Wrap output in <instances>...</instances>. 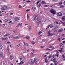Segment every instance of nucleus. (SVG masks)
Segmentation results:
<instances>
[{
  "mask_svg": "<svg viewBox=\"0 0 65 65\" xmlns=\"http://www.w3.org/2000/svg\"><path fill=\"white\" fill-rule=\"evenodd\" d=\"M37 24L38 25H39V24H41V19H40V18H39L37 20Z\"/></svg>",
  "mask_w": 65,
  "mask_h": 65,
  "instance_id": "obj_1",
  "label": "nucleus"
},
{
  "mask_svg": "<svg viewBox=\"0 0 65 65\" xmlns=\"http://www.w3.org/2000/svg\"><path fill=\"white\" fill-rule=\"evenodd\" d=\"M7 8V6L5 5L3 6L1 8V10H5Z\"/></svg>",
  "mask_w": 65,
  "mask_h": 65,
  "instance_id": "obj_2",
  "label": "nucleus"
},
{
  "mask_svg": "<svg viewBox=\"0 0 65 65\" xmlns=\"http://www.w3.org/2000/svg\"><path fill=\"white\" fill-rule=\"evenodd\" d=\"M50 12L53 14H56V11L54 10L53 9H51L50 10Z\"/></svg>",
  "mask_w": 65,
  "mask_h": 65,
  "instance_id": "obj_3",
  "label": "nucleus"
},
{
  "mask_svg": "<svg viewBox=\"0 0 65 65\" xmlns=\"http://www.w3.org/2000/svg\"><path fill=\"white\" fill-rule=\"evenodd\" d=\"M20 18L19 17H16L15 18V20L16 21H19V20H20Z\"/></svg>",
  "mask_w": 65,
  "mask_h": 65,
  "instance_id": "obj_4",
  "label": "nucleus"
},
{
  "mask_svg": "<svg viewBox=\"0 0 65 65\" xmlns=\"http://www.w3.org/2000/svg\"><path fill=\"white\" fill-rule=\"evenodd\" d=\"M58 16L59 17H61L62 15V13L61 12H59L57 13Z\"/></svg>",
  "mask_w": 65,
  "mask_h": 65,
  "instance_id": "obj_5",
  "label": "nucleus"
},
{
  "mask_svg": "<svg viewBox=\"0 0 65 65\" xmlns=\"http://www.w3.org/2000/svg\"><path fill=\"white\" fill-rule=\"evenodd\" d=\"M24 61H21L20 62V63H18V64L19 65H22V64H23V63H24Z\"/></svg>",
  "mask_w": 65,
  "mask_h": 65,
  "instance_id": "obj_6",
  "label": "nucleus"
},
{
  "mask_svg": "<svg viewBox=\"0 0 65 65\" xmlns=\"http://www.w3.org/2000/svg\"><path fill=\"white\" fill-rule=\"evenodd\" d=\"M24 45L25 46H29V45L27 43H24Z\"/></svg>",
  "mask_w": 65,
  "mask_h": 65,
  "instance_id": "obj_7",
  "label": "nucleus"
},
{
  "mask_svg": "<svg viewBox=\"0 0 65 65\" xmlns=\"http://www.w3.org/2000/svg\"><path fill=\"white\" fill-rule=\"evenodd\" d=\"M19 39V36L13 37V39Z\"/></svg>",
  "mask_w": 65,
  "mask_h": 65,
  "instance_id": "obj_8",
  "label": "nucleus"
},
{
  "mask_svg": "<svg viewBox=\"0 0 65 65\" xmlns=\"http://www.w3.org/2000/svg\"><path fill=\"white\" fill-rule=\"evenodd\" d=\"M32 61H33V59H30L29 60L28 62L30 64H31V63H32Z\"/></svg>",
  "mask_w": 65,
  "mask_h": 65,
  "instance_id": "obj_9",
  "label": "nucleus"
},
{
  "mask_svg": "<svg viewBox=\"0 0 65 65\" xmlns=\"http://www.w3.org/2000/svg\"><path fill=\"white\" fill-rule=\"evenodd\" d=\"M38 19V17L37 16H35L34 17V20L35 21H36Z\"/></svg>",
  "mask_w": 65,
  "mask_h": 65,
  "instance_id": "obj_10",
  "label": "nucleus"
},
{
  "mask_svg": "<svg viewBox=\"0 0 65 65\" xmlns=\"http://www.w3.org/2000/svg\"><path fill=\"white\" fill-rule=\"evenodd\" d=\"M58 29V26H56L54 28V29L55 30V31H57V29Z\"/></svg>",
  "mask_w": 65,
  "mask_h": 65,
  "instance_id": "obj_11",
  "label": "nucleus"
},
{
  "mask_svg": "<svg viewBox=\"0 0 65 65\" xmlns=\"http://www.w3.org/2000/svg\"><path fill=\"white\" fill-rule=\"evenodd\" d=\"M10 59L11 61V60L13 59V57L12 56V55H10Z\"/></svg>",
  "mask_w": 65,
  "mask_h": 65,
  "instance_id": "obj_12",
  "label": "nucleus"
},
{
  "mask_svg": "<svg viewBox=\"0 0 65 65\" xmlns=\"http://www.w3.org/2000/svg\"><path fill=\"white\" fill-rule=\"evenodd\" d=\"M63 29H60L58 31V32L59 33L60 32H61L62 31H63Z\"/></svg>",
  "mask_w": 65,
  "mask_h": 65,
  "instance_id": "obj_13",
  "label": "nucleus"
},
{
  "mask_svg": "<svg viewBox=\"0 0 65 65\" xmlns=\"http://www.w3.org/2000/svg\"><path fill=\"white\" fill-rule=\"evenodd\" d=\"M43 30H42L39 33H38V34L39 35H40V34L41 33H43Z\"/></svg>",
  "mask_w": 65,
  "mask_h": 65,
  "instance_id": "obj_14",
  "label": "nucleus"
},
{
  "mask_svg": "<svg viewBox=\"0 0 65 65\" xmlns=\"http://www.w3.org/2000/svg\"><path fill=\"white\" fill-rule=\"evenodd\" d=\"M10 35V34H9L8 33H7L4 36V37H5V36H8V35Z\"/></svg>",
  "mask_w": 65,
  "mask_h": 65,
  "instance_id": "obj_15",
  "label": "nucleus"
},
{
  "mask_svg": "<svg viewBox=\"0 0 65 65\" xmlns=\"http://www.w3.org/2000/svg\"><path fill=\"white\" fill-rule=\"evenodd\" d=\"M10 35V34H9L8 33H7L4 36V37H5V36H8V35Z\"/></svg>",
  "mask_w": 65,
  "mask_h": 65,
  "instance_id": "obj_16",
  "label": "nucleus"
},
{
  "mask_svg": "<svg viewBox=\"0 0 65 65\" xmlns=\"http://www.w3.org/2000/svg\"><path fill=\"white\" fill-rule=\"evenodd\" d=\"M45 62L46 63H47V62H48V60H47V58H45Z\"/></svg>",
  "mask_w": 65,
  "mask_h": 65,
  "instance_id": "obj_17",
  "label": "nucleus"
},
{
  "mask_svg": "<svg viewBox=\"0 0 65 65\" xmlns=\"http://www.w3.org/2000/svg\"><path fill=\"white\" fill-rule=\"evenodd\" d=\"M16 46L18 48L19 47L21 46V45L20 44H19L17 45Z\"/></svg>",
  "mask_w": 65,
  "mask_h": 65,
  "instance_id": "obj_18",
  "label": "nucleus"
},
{
  "mask_svg": "<svg viewBox=\"0 0 65 65\" xmlns=\"http://www.w3.org/2000/svg\"><path fill=\"white\" fill-rule=\"evenodd\" d=\"M5 21L6 22H8V21H9V19H6L5 20Z\"/></svg>",
  "mask_w": 65,
  "mask_h": 65,
  "instance_id": "obj_19",
  "label": "nucleus"
},
{
  "mask_svg": "<svg viewBox=\"0 0 65 65\" xmlns=\"http://www.w3.org/2000/svg\"><path fill=\"white\" fill-rule=\"evenodd\" d=\"M8 39V38H2V40H6V39Z\"/></svg>",
  "mask_w": 65,
  "mask_h": 65,
  "instance_id": "obj_20",
  "label": "nucleus"
},
{
  "mask_svg": "<svg viewBox=\"0 0 65 65\" xmlns=\"http://www.w3.org/2000/svg\"><path fill=\"white\" fill-rule=\"evenodd\" d=\"M58 0H52L53 2H57Z\"/></svg>",
  "mask_w": 65,
  "mask_h": 65,
  "instance_id": "obj_21",
  "label": "nucleus"
},
{
  "mask_svg": "<svg viewBox=\"0 0 65 65\" xmlns=\"http://www.w3.org/2000/svg\"><path fill=\"white\" fill-rule=\"evenodd\" d=\"M62 19L63 21H65V16H63L62 18Z\"/></svg>",
  "mask_w": 65,
  "mask_h": 65,
  "instance_id": "obj_22",
  "label": "nucleus"
},
{
  "mask_svg": "<svg viewBox=\"0 0 65 65\" xmlns=\"http://www.w3.org/2000/svg\"><path fill=\"white\" fill-rule=\"evenodd\" d=\"M1 57L2 58V59H4V56L2 54H0Z\"/></svg>",
  "mask_w": 65,
  "mask_h": 65,
  "instance_id": "obj_23",
  "label": "nucleus"
},
{
  "mask_svg": "<svg viewBox=\"0 0 65 65\" xmlns=\"http://www.w3.org/2000/svg\"><path fill=\"white\" fill-rule=\"evenodd\" d=\"M25 38H26V39H29V38H30V37L29 36H27L26 37H25Z\"/></svg>",
  "mask_w": 65,
  "mask_h": 65,
  "instance_id": "obj_24",
  "label": "nucleus"
},
{
  "mask_svg": "<svg viewBox=\"0 0 65 65\" xmlns=\"http://www.w3.org/2000/svg\"><path fill=\"white\" fill-rule=\"evenodd\" d=\"M55 62V63H54V65H57V64H58V62H57V61H55V62Z\"/></svg>",
  "mask_w": 65,
  "mask_h": 65,
  "instance_id": "obj_25",
  "label": "nucleus"
},
{
  "mask_svg": "<svg viewBox=\"0 0 65 65\" xmlns=\"http://www.w3.org/2000/svg\"><path fill=\"white\" fill-rule=\"evenodd\" d=\"M42 4H45V2H44V1H42L41 2Z\"/></svg>",
  "mask_w": 65,
  "mask_h": 65,
  "instance_id": "obj_26",
  "label": "nucleus"
},
{
  "mask_svg": "<svg viewBox=\"0 0 65 65\" xmlns=\"http://www.w3.org/2000/svg\"><path fill=\"white\" fill-rule=\"evenodd\" d=\"M2 45L0 44V49H2Z\"/></svg>",
  "mask_w": 65,
  "mask_h": 65,
  "instance_id": "obj_27",
  "label": "nucleus"
},
{
  "mask_svg": "<svg viewBox=\"0 0 65 65\" xmlns=\"http://www.w3.org/2000/svg\"><path fill=\"white\" fill-rule=\"evenodd\" d=\"M53 61L54 62H55V61H56V58H55L53 59Z\"/></svg>",
  "mask_w": 65,
  "mask_h": 65,
  "instance_id": "obj_28",
  "label": "nucleus"
},
{
  "mask_svg": "<svg viewBox=\"0 0 65 65\" xmlns=\"http://www.w3.org/2000/svg\"><path fill=\"white\" fill-rule=\"evenodd\" d=\"M34 62H35L34 61H33L31 63V65H33V64H34Z\"/></svg>",
  "mask_w": 65,
  "mask_h": 65,
  "instance_id": "obj_29",
  "label": "nucleus"
},
{
  "mask_svg": "<svg viewBox=\"0 0 65 65\" xmlns=\"http://www.w3.org/2000/svg\"><path fill=\"white\" fill-rule=\"evenodd\" d=\"M20 60H22L23 59V57H20Z\"/></svg>",
  "mask_w": 65,
  "mask_h": 65,
  "instance_id": "obj_30",
  "label": "nucleus"
},
{
  "mask_svg": "<svg viewBox=\"0 0 65 65\" xmlns=\"http://www.w3.org/2000/svg\"><path fill=\"white\" fill-rule=\"evenodd\" d=\"M59 45L60 46V47H61V46H62L63 45V44H62V43H61Z\"/></svg>",
  "mask_w": 65,
  "mask_h": 65,
  "instance_id": "obj_31",
  "label": "nucleus"
},
{
  "mask_svg": "<svg viewBox=\"0 0 65 65\" xmlns=\"http://www.w3.org/2000/svg\"><path fill=\"white\" fill-rule=\"evenodd\" d=\"M46 50L47 51H50L51 50V49H48V48H47L46 49Z\"/></svg>",
  "mask_w": 65,
  "mask_h": 65,
  "instance_id": "obj_32",
  "label": "nucleus"
},
{
  "mask_svg": "<svg viewBox=\"0 0 65 65\" xmlns=\"http://www.w3.org/2000/svg\"><path fill=\"white\" fill-rule=\"evenodd\" d=\"M36 60H37V59L36 58V57L35 58H34V61L35 62V61H36Z\"/></svg>",
  "mask_w": 65,
  "mask_h": 65,
  "instance_id": "obj_33",
  "label": "nucleus"
},
{
  "mask_svg": "<svg viewBox=\"0 0 65 65\" xmlns=\"http://www.w3.org/2000/svg\"><path fill=\"white\" fill-rule=\"evenodd\" d=\"M31 26H29L28 27V29L29 30H31Z\"/></svg>",
  "mask_w": 65,
  "mask_h": 65,
  "instance_id": "obj_34",
  "label": "nucleus"
},
{
  "mask_svg": "<svg viewBox=\"0 0 65 65\" xmlns=\"http://www.w3.org/2000/svg\"><path fill=\"white\" fill-rule=\"evenodd\" d=\"M35 42L34 41H32L31 42V43L33 44H35Z\"/></svg>",
  "mask_w": 65,
  "mask_h": 65,
  "instance_id": "obj_35",
  "label": "nucleus"
},
{
  "mask_svg": "<svg viewBox=\"0 0 65 65\" xmlns=\"http://www.w3.org/2000/svg\"><path fill=\"white\" fill-rule=\"evenodd\" d=\"M41 4H39L38 5V6L39 7H40V6H41Z\"/></svg>",
  "mask_w": 65,
  "mask_h": 65,
  "instance_id": "obj_36",
  "label": "nucleus"
},
{
  "mask_svg": "<svg viewBox=\"0 0 65 65\" xmlns=\"http://www.w3.org/2000/svg\"><path fill=\"white\" fill-rule=\"evenodd\" d=\"M30 10V9H28L26 10V11L28 12V11H29Z\"/></svg>",
  "mask_w": 65,
  "mask_h": 65,
  "instance_id": "obj_37",
  "label": "nucleus"
},
{
  "mask_svg": "<svg viewBox=\"0 0 65 65\" xmlns=\"http://www.w3.org/2000/svg\"><path fill=\"white\" fill-rule=\"evenodd\" d=\"M38 61H36L35 62V64H36H36H37L38 63Z\"/></svg>",
  "mask_w": 65,
  "mask_h": 65,
  "instance_id": "obj_38",
  "label": "nucleus"
},
{
  "mask_svg": "<svg viewBox=\"0 0 65 65\" xmlns=\"http://www.w3.org/2000/svg\"><path fill=\"white\" fill-rule=\"evenodd\" d=\"M55 23H56L57 24H59V23L57 21L55 22Z\"/></svg>",
  "mask_w": 65,
  "mask_h": 65,
  "instance_id": "obj_39",
  "label": "nucleus"
},
{
  "mask_svg": "<svg viewBox=\"0 0 65 65\" xmlns=\"http://www.w3.org/2000/svg\"><path fill=\"white\" fill-rule=\"evenodd\" d=\"M60 8H63L64 7V6H60Z\"/></svg>",
  "mask_w": 65,
  "mask_h": 65,
  "instance_id": "obj_40",
  "label": "nucleus"
},
{
  "mask_svg": "<svg viewBox=\"0 0 65 65\" xmlns=\"http://www.w3.org/2000/svg\"><path fill=\"white\" fill-rule=\"evenodd\" d=\"M49 58H48V59H50V58H51L52 57V56L50 55L48 56Z\"/></svg>",
  "mask_w": 65,
  "mask_h": 65,
  "instance_id": "obj_41",
  "label": "nucleus"
},
{
  "mask_svg": "<svg viewBox=\"0 0 65 65\" xmlns=\"http://www.w3.org/2000/svg\"><path fill=\"white\" fill-rule=\"evenodd\" d=\"M31 2V1H26V2H27V3H29V2Z\"/></svg>",
  "mask_w": 65,
  "mask_h": 65,
  "instance_id": "obj_42",
  "label": "nucleus"
},
{
  "mask_svg": "<svg viewBox=\"0 0 65 65\" xmlns=\"http://www.w3.org/2000/svg\"><path fill=\"white\" fill-rule=\"evenodd\" d=\"M43 56V57H44V58H45V57H47V55H45L44 56Z\"/></svg>",
  "mask_w": 65,
  "mask_h": 65,
  "instance_id": "obj_43",
  "label": "nucleus"
},
{
  "mask_svg": "<svg viewBox=\"0 0 65 65\" xmlns=\"http://www.w3.org/2000/svg\"><path fill=\"white\" fill-rule=\"evenodd\" d=\"M40 2L39 1H38V2H37V4H38V3H39Z\"/></svg>",
  "mask_w": 65,
  "mask_h": 65,
  "instance_id": "obj_44",
  "label": "nucleus"
},
{
  "mask_svg": "<svg viewBox=\"0 0 65 65\" xmlns=\"http://www.w3.org/2000/svg\"><path fill=\"white\" fill-rule=\"evenodd\" d=\"M58 40H59V41H61V40H60V38H59L58 39Z\"/></svg>",
  "mask_w": 65,
  "mask_h": 65,
  "instance_id": "obj_45",
  "label": "nucleus"
},
{
  "mask_svg": "<svg viewBox=\"0 0 65 65\" xmlns=\"http://www.w3.org/2000/svg\"><path fill=\"white\" fill-rule=\"evenodd\" d=\"M27 18L28 20V19H29V15H28V14L27 15Z\"/></svg>",
  "mask_w": 65,
  "mask_h": 65,
  "instance_id": "obj_46",
  "label": "nucleus"
},
{
  "mask_svg": "<svg viewBox=\"0 0 65 65\" xmlns=\"http://www.w3.org/2000/svg\"><path fill=\"white\" fill-rule=\"evenodd\" d=\"M50 33H51V30H49L48 31V34H50Z\"/></svg>",
  "mask_w": 65,
  "mask_h": 65,
  "instance_id": "obj_47",
  "label": "nucleus"
},
{
  "mask_svg": "<svg viewBox=\"0 0 65 65\" xmlns=\"http://www.w3.org/2000/svg\"><path fill=\"white\" fill-rule=\"evenodd\" d=\"M62 56L63 58H65V57L64 56V54L62 55Z\"/></svg>",
  "mask_w": 65,
  "mask_h": 65,
  "instance_id": "obj_48",
  "label": "nucleus"
},
{
  "mask_svg": "<svg viewBox=\"0 0 65 65\" xmlns=\"http://www.w3.org/2000/svg\"><path fill=\"white\" fill-rule=\"evenodd\" d=\"M62 4V2H60L59 3V5H61Z\"/></svg>",
  "mask_w": 65,
  "mask_h": 65,
  "instance_id": "obj_49",
  "label": "nucleus"
},
{
  "mask_svg": "<svg viewBox=\"0 0 65 65\" xmlns=\"http://www.w3.org/2000/svg\"><path fill=\"white\" fill-rule=\"evenodd\" d=\"M48 6H49L48 5H45V7H47Z\"/></svg>",
  "mask_w": 65,
  "mask_h": 65,
  "instance_id": "obj_50",
  "label": "nucleus"
},
{
  "mask_svg": "<svg viewBox=\"0 0 65 65\" xmlns=\"http://www.w3.org/2000/svg\"><path fill=\"white\" fill-rule=\"evenodd\" d=\"M49 34V35H48L47 36H50V35H51V34Z\"/></svg>",
  "mask_w": 65,
  "mask_h": 65,
  "instance_id": "obj_51",
  "label": "nucleus"
},
{
  "mask_svg": "<svg viewBox=\"0 0 65 65\" xmlns=\"http://www.w3.org/2000/svg\"><path fill=\"white\" fill-rule=\"evenodd\" d=\"M34 54L33 53H31V56H34Z\"/></svg>",
  "mask_w": 65,
  "mask_h": 65,
  "instance_id": "obj_52",
  "label": "nucleus"
},
{
  "mask_svg": "<svg viewBox=\"0 0 65 65\" xmlns=\"http://www.w3.org/2000/svg\"><path fill=\"white\" fill-rule=\"evenodd\" d=\"M51 26V25H50L48 27V28H46V30L47 29H48V28H49L50 27V26Z\"/></svg>",
  "mask_w": 65,
  "mask_h": 65,
  "instance_id": "obj_53",
  "label": "nucleus"
},
{
  "mask_svg": "<svg viewBox=\"0 0 65 65\" xmlns=\"http://www.w3.org/2000/svg\"><path fill=\"white\" fill-rule=\"evenodd\" d=\"M36 10V7H35L34 8V11H35V10Z\"/></svg>",
  "mask_w": 65,
  "mask_h": 65,
  "instance_id": "obj_54",
  "label": "nucleus"
},
{
  "mask_svg": "<svg viewBox=\"0 0 65 65\" xmlns=\"http://www.w3.org/2000/svg\"><path fill=\"white\" fill-rule=\"evenodd\" d=\"M31 51L32 52H34V51H35L34 50H31Z\"/></svg>",
  "mask_w": 65,
  "mask_h": 65,
  "instance_id": "obj_55",
  "label": "nucleus"
},
{
  "mask_svg": "<svg viewBox=\"0 0 65 65\" xmlns=\"http://www.w3.org/2000/svg\"><path fill=\"white\" fill-rule=\"evenodd\" d=\"M0 22L1 23H2V20H0Z\"/></svg>",
  "mask_w": 65,
  "mask_h": 65,
  "instance_id": "obj_56",
  "label": "nucleus"
},
{
  "mask_svg": "<svg viewBox=\"0 0 65 65\" xmlns=\"http://www.w3.org/2000/svg\"><path fill=\"white\" fill-rule=\"evenodd\" d=\"M19 8H21V7H22V6H21V5H20L19 6Z\"/></svg>",
  "mask_w": 65,
  "mask_h": 65,
  "instance_id": "obj_57",
  "label": "nucleus"
},
{
  "mask_svg": "<svg viewBox=\"0 0 65 65\" xmlns=\"http://www.w3.org/2000/svg\"><path fill=\"white\" fill-rule=\"evenodd\" d=\"M12 22V21H10V22H9V23H10Z\"/></svg>",
  "mask_w": 65,
  "mask_h": 65,
  "instance_id": "obj_58",
  "label": "nucleus"
},
{
  "mask_svg": "<svg viewBox=\"0 0 65 65\" xmlns=\"http://www.w3.org/2000/svg\"><path fill=\"white\" fill-rule=\"evenodd\" d=\"M10 14V15H13V13H11Z\"/></svg>",
  "mask_w": 65,
  "mask_h": 65,
  "instance_id": "obj_59",
  "label": "nucleus"
},
{
  "mask_svg": "<svg viewBox=\"0 0 65 65\" xmlns=\"http://www.w3.org/2000/svg\"><path fill=\"white\" fill-rule=\"evenodd\" d=\"M63 4L65 5V1H64L63 2Z\"/></svg>",
  "mask_w": 65,
  "mask_h": 65,
  "instance_id": "obj_60",
  "label": "nucleus"
},
{
  "mask_svg": "<svg viewBox=\"0 0 65 65\" xmlns=\"http://www.w3.org/2000/svg\"><path fill=\"white\" fill-rule=\"evenodd\" d=\"M58 53H59V52H58V51H57L56 52V54H58Z\"/></svg>",
  "mask_w": 65,
  "mask_h": 65,
  "instance_id": "obj_61",
  "label": "nucleus"
},
{
  "mask_svg": "<svg viewBox=\"0 0 65 65\" xmlns=\"http://www.w3.org/2000/svg\"><path fill=\"white\" fill-rule=\"evenodd\" d=\"M58 51H59V52H62V51L61 50H59Z\"/></svg>",
  "mask_w": 65,
  "mask_h": 65,
  "instance_id": "obj_62",
  "label": "nucleus"
},
{
  "mask_svg": "<svg viewBox=\"0 0 65 65\" xmlns=\"http://www.w3.org/2000/svg\"><path fill=\"white\" fill-rule=\"evenodd\" d=\"M62 42L63 43H65V41H63Z\"/></svg>",
  "mask_w": 65,
  "mask_h": 65,
  "instance_id": "obj_63",
  "label": "nucleus"
},
{
  "mask_svg": "<svg viewBox=\"0 0 65 65\" xmlns=\"http://www.w3.org/2000/svg\"><path fill=\"white\" fill-rule=\"evenodd\" d=\"M3 65H6V64H5V63H3Z\"/></svg>",
  "mask_w": 65,
  "mask_h": 65,
  "instance_id": "obj_64",
  "label": "nucleus"
}]
</instances>
